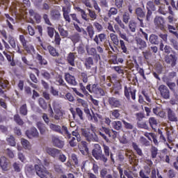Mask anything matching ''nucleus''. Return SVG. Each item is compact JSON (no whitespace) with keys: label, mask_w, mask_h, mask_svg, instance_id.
<instances>
[{"label":"nucleus","mask_w":178,"mask_h":178,"mask_svg":"<svg viewBox=\"0 0 178 178\" xmlns=\"http://www.w3.org/2000/svg\"><path fill=\"white\" fill-rule=\"evenodd\" d=\"M79 87L82 92L88 96L90 93H93L97 96L103 97L105 96V91L103 88H100L97 83L91 84L88 83L86 85V88L83 83H79ZM86 90H88V92Z\"/></svg>","instance_id":"obj_1"},{"label":"nucleus","mask_w":178,"mask_h":178,"mask_svg":"<svg viewBox=\"0 0 178 178\" xmlns=\"http://www.w3.org/2000/svg\"><path fill=\"white\" fill-rule=\"evenodd\" d=\"M95 127L90 125L89 128H81V136H83L88 143H98L99 137L96 134Z\"/></svg>","instance_id":"obj_2"},{"label":"nucleus","mask_w":178,"mask_h":178,"mask_svg":"<svg viewBox=\"0 0 178 178\" xmlns=\"http://www.w3.org/2000/svg\"><path fill=\"white\" fill-rule=\"evenodd\" d=\"M2 36L8 42V44L11 47V48L14 50H15V52L17 54L22 55L24 53V50L22 49V46L20 44H19L18 40L13 37L11 35H9L8 36L7 35V33L6 31L1 33Z\"/></svg>","instance_id":"obj_3"},{"label":"nucleus","mask_w":178,"mask_h":178,"mask_svg":"<svg viewBox=\"0 0 178 178\" xmlns=\"http://www.w3.org/2000/svg\"><path fill=\"white\" fill-rule=\"evenodd\" d=\"M26 171L29 173L34 174L36 172L38 176L40 178H48V176H50V172L47 170V168H42L40 167L38 165H35L34 166L32 165H29L26 168Z\"/></svg>","instance_id":"obj_4"},{"label":"nucleus","mask_w":178,"mask_h":178,"mask_svg":"<svg viewBox=\"0 0 178 178\" xmlns=\"http://www.w3.org/2000/svg\"><path fill=\"white\" fill-rule=\"evenodd\" d=\"M49 128L51 130L62 135L65 138L70 139L71 138V133L65 125H63L61 127L60 125L51 123L49 124Z\"/></svg>","instance_id":"obj_5"},{"label":"nucleus","mask_w":178,"mask_h":178,"mask_svg":"<svg viewBox=\"0 0 178 178\" xmlns=\"http://www.w3.org/2000/svg\"><path fill=\"white\" fill-rule=\"evenodd\" d=\"M92 156L95 159L102 162L104 164L108 162V159L106 158L105 155L103 154L102 148L99 144H95V147L92 152Z\"/></svg>","instance_id":"obj_6"},{"label":"nucleus","mask_w":178,"mask_h":178,"mask_svg":"<svg viewBox=\"0 0 178 178\" xmlns=\"http://www.w3.org/2000/svg\"><path fill=\"white\" fill-rule=\"evenodd\" d=\"M100 130L102 131L99 132V135L101 136L103 138V139H104L107 143L109 140L108 136L111 139H115L118 134V132H117L116 131H114L113 129L110 130L108 129V128L105 127H102V128ZM103 132H104L106 135Z\"/></svg>","instance_id":"obj_7"},{"label":"nucleus","mask_w":178,"mask_h":178,"mask_svg":"<svg viewBox=\"0 0 178 178\" xmlns=\"http://www.w3.org/2000/svg\"><path fill=\"white\" fill-rule=\"evenodd\" d=\"M106 37L107 35H106V33H99V35H95L93 39V41L97 45L96 47L97 51L100 54H102L104 53V48L102 47L103 46H99L100 42H103L104 40H106Z\"/></svg>","instance_id":"obj_8"},{"label":"nucleus","mask_w":178,"mask_h":178,"mask_svg":"<svg viewBox=\"0 0 178 178\" xmlns=\"http://www.w3.org/2000/svg\"><path fill=\"white\" fill-rule=\"evenodd\" d=\"M136 19L139 22V27L145 28L144 18L146 17V12L141 7H137L135 10Z\"/></svg>","instance_id":"obj_9"},{"label":"nucleus","mask_w":178,"mask_h":178,"mask_svg":"<svg viewBox=\"0 0 178 178\" xmlns=\"http://www.w3.org/2000/svg\"><path fill=\"white\" fill-rule=\"evenodd\" d=\"M124 96L127 97V100H130L131 97V99L135 101L136 99V92L137 90L136 88L132 86H125L124 87Z\"/></svg>","instance_id":"obj_10"},{"label":"nucleus","mask_w":178,"mask_h":178,"mask_svg":"<svg viewBox=\"0 0 178 178\" xmlns=\"http://www.w3.org/2000/svg\"><path fill=\"white\" fill-rule=\"evenodd\" d=\"M146 9L147 10L146 15V22H149L152 16V11L154 12L156 9L155 3L149 1L147 3Z\"/></svg>","instance_id":"obj_11"},{"label":"nucleus","mask_w":178,"mask_h":178,"mask_svg":"<svg viewBox=\"0 0 178 178\" xmlns=\"http://www.w3.org/2000/svg\"><path fill=\"white\" fill-rule=\"evenodd\" d=\"M0 168L4 172H8L10 168V162L5 156L0 157Z\"/></svg>","instance_id":"obj_12"},{"label":"nucleus","mask_w":178,"mask_h":178,"mask_svg":"<svg viewBox=\"0 0 178 178\" xmlns=\"http://www.w3.org/2000/svg\"><path fill=\"white\" fill-rule=\"evenodd\" d=\"M172 53L173 54H170L169 56H165V63L169 65L171 64V66L174 67L177 65V57L176 56V52L175 51V50H172Z\"/></svg>","instance_id":"obj_13"},{"label":"nucleus","mask_w":178,"mask_h":178,"mask_svg":"<svg viewBox=\"0 0 178 178\" xmlns=\"http://www.w3.org/2000/svg\"><path fill=\"white\" fill-rule=\"evenodd\" d=\"M159 91L161 97L164 98V99H169L170 97V91L167 86L164 84H161L159 87Z\"/></svg>","instance_id":"obj_14"},{"label":"nucleus","mask_w":178,"mask_h":178,"mask_svg":"<svg viewBox=\"0 0 178 178\" xmlns=\"http://www.w3.org/2000/svg\"><path fill=\"white\" fill-rule=\"evenodd\" d=\"M166 112H167L168 120L170 122H178V115L175 113V111H174L173 109H172L170 108H166Z\"/></svg>","instance_id":"obj_15"},{"label":"nucleus","mask_w":178,"mask_h":178,"mask_svg":"<svg viewBox=\"0 0 178 178\" xmlns=\"http://www.w3.org/2000/svg\"><path fill=\"white\" fill-rule=\"evenodd\" d=\"M42 49L44 51H48V52L51 54L53 57H58L59 53L57 52V50L55 47H54L52 45L49 44L47 47L46 45H44L43 44H40Z\"/></svg>","instance_id":"obj_16"},{"label":"nucleus","mask_w":178,"mask_h":178,"mask_svg":"<svg viewBox=\"0 0 178 178\" xmlns=\"http://www.w3.org/2000/svg\"><path fill=\"white\" fill-rule=\"evenodd\" d=\"M86 52L90 56L94 57L96 62L101 59L99 54H97V49L95 47L89 48L88 47H86Z\"/></svg>","instance_id":"obj_17"},{"label":"nucleus","mask_w":178,"mask_h":178,"mask_svg":"<svg viewBox=\"0 0 178 178\" xmlns=\"http://www.w3.org/2000/svg\"><path fill=\"white\" fill-rule=\"evenodd\" d=\"M108 102L111 108H120V106H122L121 101L114 97H108Z\"/></svg>","instance_id":"obj_18"},{"label":"nucleus","mask_w":178,"mask_h":178,"mask_svg":"<svg viewBox=\"0 0 178 178\" xmlns=\"http://www.w3.org/2000/svg\"><path fill=\"white\" fill-rule=\"evenodd\" d=\"M51 143L53 145L56 147H58L60 149L63 148L65 145V142L60 139H59L58 136L53 135L51 136Z\"/></svg>","instance_id":"obj_19"},{"label":"nucleus","mask_w":178,"mask_h":178,"mask_svg":"<svg viewBox=\"0 0 178 178\" xmlns=\"http://www.w3.org/2000/svg\"><path fill=\"white\" fill-rule=\"evenodd\" d=\"M71 161L74 163H72V161H67V163H65V165L67 168H72V166H78L79 164V160L78 159V157L74 153H72L71 154Z\"/></svg>","instance_id":"obj_20"},{"label":"nucleus","mask_w":178,"mask_h":178,"mask_svg":"<svg viewBox=\"0 0 178 178\" xmlns=\"http://www.w3.org/2000/svg\"><path fill=\"white\" fill-rule=\"evenodd\" d=\"M26 136L29 138H37L39 136V133L37 130V128H35V127H32L31 128H30L29 130L26 131Z\"/></svg>","instance_id":"obj_21"},{"label":"nucleus","mask_w":178,"mask_h":178,"mask_svg":"<svg viewBox=\"0 0 178 178\" xmlns=\"http://www.w3.org/2000/svg\"><path fill=\"white\" fill-rule=\"evenodd\" d=\"M151 172V168L148 165H146L144 166L143 169L140 170L139 175L140 178H149Z\"/></svg>","instance_id":"obj_22"},{"label":"nucleus","mask_w":178,"mask_h":178,"mask_svg":"<svg viewBox=\"0 0 178 178\" xmlns=\"http://www.w3.org/2000/svg\"><path fill=\"white\" fill-rule=\"evenodd\" d=\"M65 80L68 84L71 86H76L77 85L75 76L70 74V73L65 74Z\"/></svg>","instance_id":"obj_23"},{"label":"nucleus","mask_w":178,"mask_h":178,"mask_svg":"<svg viewBox=\"0 0 178 178\" xmlns=\"http://www.w3.org/2000/svg\"><path fill=\"white\" fill-rule=\"evenodd\" d=\"M76 53L70 52L67 54L66 61L72 67H76Z\"/></svg>","instance_id":"obj_24"},{"label":"nucleus","mask_w":178,"mask_h":178,"mask_svg":"<svg viewBox=\"0 0 178 178\" xmlns=\"http://www.w3.org/2000/svg\"><path fill=\"white\" fill-rule=\"evenodd\" d=\"M136 42L138 49L143 51L147 48V42L142 38H137Z\"/></svg>","instance_id":"obj_25"},{"label":"nucleus","mask_w":178,"mask_h":178,"mask_svg":"<svg viewBox=\"0 0 178 178\" xmlns=\"http://www.w3.org/2000/svg\"><path fill=\"white\" fill-rule=\"evenodd\" d=\"M29 14L30 17H33V19L35 20L36 24L41 23L42 17L39 13L35 12L34 10L31 9L29 10Z\"/></svg>","instance_id":"obj_26"},{"label":"nucleus","mask_w":178,"mask_h":178,"mask_svg":"<svg viewBox=\"0 0 178 178\" xmlns=\"http://www.w3.org/2000/svg\"><path fill=\"white\" fill-rule=\"evenodd\" d=\"M72 114L74 119L76 118V116H78L80 120H84V113L81 108H76V112H72Z\"/></svg>","instance_id":"obj_27"},{"label":"nucleus","mask_w":178,"mask_h":178,"mask_svg":"<svg viewBox=\"0 0 178 178\" xmlns=\"http://www.w3.org/2000/svg\"><path fill=\"white\" fill-rule=\"evenodd\" d=\"M46 152L53 156V157H56L59 154H60V150L56 149V148H51V147H47L46 148Z\"/></svg>","instance_id":"obj_28"},{"label":"nucleus","mask_w":178,"mask_h":178,"mask_svg":"<svg viewBox=\"0 0 178 178\" xmlns=\"http://www.w3.org/2000/svg\"><path fill=\"white\" fill-rule=\"evenodd\" d=\"M36 126L39 129L40 134L41 135H45L46 133L48 131L47 127L45 126L44 123L38 122H37Z\"/></svg>","instance_id":"obj_29"},{"label":"nucleus","mask_w":178,"mask_h":178,"mask_svg":"<svg viewBox=\"0 0 178 178\" xmlns=\"http://www.w3.org/2000/svg\"><path fill=\"white\" fill-rule=\"evenodd\" d=\"M118 48L120 49L122 53L124 54H130L129 49H128L127 44H125L123 40H120V44H119Z\"/></svg>","instance_id":"obj_30"},{"label":"nucleus","mask_w":178,"mask_h":178,"mask_svg":"<svg viewBox=\"0 0 178 178\" xmlns=\"http://www.w3.org/2000/svg\"><path fill=\"white\" fill-rule=\"evenodd\" d=\"M149 42L152 44H159L162 42V40L157 35L152 33L149 36Z\"/></svg>","instance_id":"obj_31"},{"label":"nucleus","mask_w":178,"mask_h":178,"mask_svg":"<svg viewBox=\"0 0 178 178\" xmlns=\"http://www.w3.org/2000/svg\"><path fill=\"white\" fill-rule=\"evenodd\" d=\"M131 145L134 149V151H135L136 154L138 156H144L142 149L139 147V145L136 143L133 142L131 143Z\"/></svg>","instance_id":"obj_32"},{"label":"nucleus","mask_w":178,"mask_h":178,"mask_svg":"<svg viewBox=\"0 0 178 178\" xmlns=\"http://www.w3.org/2000/svg\"><path fill=\"white\" fill-rule=\"evenodd\" d=\"M154 24L159 28H163L165 24V21L162 17H156L154 19Z\"/></svg>","instance_id":"obj_33"},{"label":"nucleus","mask_w":178,"mask_h":178,"mask_svg":"<svg viewBox=\"0 0 178 178\" xmlns=\"http://www.w3.org/2000/svg\"><path fill=\"white\" fill-rule=\"evenodd\" d=\"M110 39L115 47L119 46L120 40L118 39V36L117 35H115V33H110Z\"/></svg>","instance_id":"obj_34"},{"label":"nucleus","mask_w":178,"mask_h":178,"mask_svg":"<svg viewBox=\"0 0 178 178\" xmlns=\"http://www.w3.org/2000/svg\"><path fill=\"white\" fill-rule=\"evenodd\" d=\"M84 65L86 67V70H90L91 67L94 65L93 58L91 56L87 57L85 60Z\"/></svg>","instance_id":"obj_35"},{"label":"nucleus","mask_w":178,"mask_h":178,"mask_svg":"<svg viewBox=\"0 0 178 178\" xmlns=\"http://www.w3.org/2000/svg\"><path fill=\"white\" fill-rule=\"evenodd\" d=\"M111 126L113 129L116 131H120L123 129L122 122L121 121H114L111 123Z\"/></svg>","instance_id":"obj_36"},{"label":"nucleus","mask_w":178,"mask_h":178,"mask_svg":"<svg viewBox=\"0 0 178 178\" xmlns=\"http://www.w3.org/2000/svg\"><path fill=\"white\" fill-rule=\"evenodd\" d=\"M139 26V22H136L134 20H131L129 22V28L130 31L132 33H135L136 31L137 25Z\"/></svg>","instance_id":"obj_37"},{"label":"nucleus","mask_w":178,"mask_h":178,"mask_svg":"<svg viewBox=\"0 0 178 178\" xmlns=\"http://www.w3.org/2000/svg\"><path fill=\"white\" fill-rule=\"evenodd\" d=\"M50 15L54 20H59L60 19V13L57 10H52L50 12Z\"/></svg>","instance_id":"obj_38"},{"label":"nucleus","mask_w":178,"mask_h":178,"mask_svg":"<svg viewBox=\"0 0 178 178\" xmlns=\"http://www.w3.org/2000/svg\"><path fill=\"white\" fill-rule=\"evenodd\" d=\"M24 49L29 54H33L35 53V49L33 44H26L24 47Z\"/></svg>","instance_id":"obj_39"},{"label":"nucleus","mask_w":178,"mask_h":178,"mask_svg":"<svg viewBox=\"0 0 178 178\" xmlns=\"http://www.w3.org/2000/svg\"><path fill=\"white\" fill-rule=\"evenodd\" d=\"M101 178H113L111 174H108V169L104 168L100 172Z\"/></svg>","instance_id":"obj_40"},{"label":"nucleus","mask_w":178,"mask_h":178,"mask_svg":"<svg viewBox=\"0 0 178 178\" xmlns=\"http://www.w3.org/2000/svg\"><path fill=\"white\" fill-rule=\"evenodd\" d=\"M70 38L74 44H76L80 41L81 36L79 33H74V35L70 37Z\"/></svg>","instance_id":"obj_41"},{"label":"nucleus","mask_w":178,"mask_h":178,"mask_svg":"<svg viewBox=\"0 0 178 178\" xmlns=\"http://www.w3.org/2000/svg\"><path fill=\"white\" fill-rule=\"evenodd\" d=\"M39 106L42 110H47L48 108V104L44 98L40 97L38 99Z\"/></svg>","instance_id":"obj_42"},{"label":"nucleus","mask_w":178,"mask_h":178,"mask_svg":"<svg viewBox=\"0 0 178 178\" xmlns=\"http://www.w3.org/2000/svg\"><path fill=\"white\" fill-rule=\"evenodd\" d=\"M149 123L152 129H155V128L158 126V122L154 117H150L149 118Z\"/></svg>","instance_id":"obj_43"},{"label":"nucleus","mask_w":178,"mask_h":178,"mask_svg":"<svg viewBox=\"0 0 178 178\" xmlns=\"http://www.w3.org/2000/svg\"><path fill=\"white\" fill-rule=\"evenodd\" d=\"M56 81L59 86L68 88L67 83L65 82L61 75H58Z\"/></svg>","instance_id":"obj_44"},{"label":"nucleus","mask_w":178,"mask_h":178,"mask_svg":"<svg viewBox=\"0 0 178 178\" xmlns=\"http://www.w3.org/2000/svg\"><path fill=\"white\" fill-rule=\"evenodd\" d=\"M159 149L154 146L150 148V156L152 159H155L158 155Z\"/></svg>","instance_id":"obj_45"},{"label":"nucleus","mask_w":178,"mask_h":178,"mask_svg":"<svg viewBox=\"0 0 178 178\" xmlns=\"http://www.w3.org/2000/svg\"><path fill=\"white\" fill-rule=\"evenodd\" d=\"M157 12H159V14L162 15H166L168 14V10H167L165 5H161L159 6V10Z\"/></svg>","instance_id":"obj_46"},{"label":"nucleus","mask_w":178,"mask_h":178,"mask_svg":"<svg viewBox=\"0 0 178 178\" xmlns=\"http://www.w3.org/2000/svg\"><path fill=\"white\" fill-rule=\"evenodd\" d=\"M55 115H54V119L56 120H60L63 119V113H62L61 110L60 109H56L55 110Z\"/></svg>","instance_id":"obj_47"},{"label":"nucleus","mask_w":178,"mask_h":178,"mask_svg":"<svg viewBox=\"0 0 178 178\" xmlns=\"http://www.w3.org/2000/svg\"><path fill=\"white\" fill-rule=\"evenodd\" d=\"M88 11V17L90 18L91 20L94 21L97 19V14L95 10L87 9Z\"/></svg>","instance_id":"obj_48"},{"label":"nucleus","mask_w":178,"mask_h":178,"mask_svg":"<svg viewBox=\"0 0 178 178\" xmlns=\"http://www.w3.org/2000/svg\"><path fill=\"white\" fill-rule=\"evenodd\" d=\"M112 70H114L118 74H124V70L122 66H112L111 67Z\"/></svg>","instance_id":"obj_49"},{"label":"nucleus","mask_w":178,"mask_h":178,"mask_svg":"<svg viewBox=\"0 0 178 178\" xmlns=\"http://www.w3.org/2000/svg\"><path fill=\"white\" fill-rule=\"evenodd\" d=\"M19 113L24 116H26V115H28V108L26 104L20 106Z\"/></svg>","instance_id":"obj_50"},{"label":"nucleus","mask_w":178,"mask_h":178,"mask_svg":"<svg viewBox=\"0 0 178 178\" xmlns=\"http://www.w3.org/2000/svg\"><path fill=\"white\" fill-rule=\"evenodd\" d=\"M86 31L88 34V36L90 38H92L93 35L95 34V30H94V28H93L92 25H89L88 26H87L86 27Z\"/></svg>","instance_id":"obj_51"},{"label":"nucleus","mask_w":178,"mask_h":178,"mask_svg":"<svg viewBox=\"0 0 178 178\" xmlns=\"http://www.w3.org/2000/svg\"><path fill=\"white\" fill-rule=\"evenodd\" d=\"M131 19V15L128 12H125L122 15V22L127 24Z\"/></svg>","instance_id":"obj_52"},{"label":"nucleus","mask_w":178,"mask_h":178,"mask_svg":"<svg viewBox=\"0 0 178 178\" xmlns=\"http://www.w3.org/2000/svg\"><path fill=\"white\" fill-rule=\"evenodd\" d=\"M58 32L60 33V35L63 36V38H67L68 35L67 31L65 30L61 25H59L58 27Z\"/></svg>","instance_id":"obj_53"},{"label":"nucleus","mask_w":178,"mask_h":178,"mask_svg":"<svg viewBox=\"0 0 178 178\" xmlns=\"http://www.w3.org/2000/svg\"><path fill=\"white\" fill-rule=\"evenodd\" d=\"M60 42H61L60 35H59L58 32H56L54 41H53L52 42L53 43L54 42L56 46H59L60 45Z\"/></svg>","instance_id":"obj_54"},{"label":"nucleus","mask_w":178,"mask_h":178,"mask_svg":"<svg viewBox=\"0 0 178 178\" xmlns=\"http://www.w3.org/2000/svg\"><path fill=\"white\" fill-rule=\"evenodd\" d=\"M137 126L138 128L139 129H143L145 130H149V127L148 126V124H147V122H137Z\"/></svg>","instance_id":"obj_55"},{"label":"nucleus","mask_w":178,"mask_h":178,"mask_svg":"<svg viewBox=\"0 0 178 178\" xmlns=\"http://www.w3.org/2000/svg\"><path fill=\"white\" fill-rule=\"evenodd\" d=\"M14 120L19 126H23V124H24V121L22 120L19 114H16L14 116Z\"/></svg>","instance_id":"obj_56"},{"label":"nucleus","mask_w":178,"mask_h":178,"mask_svg":"<svg viewBox=\"0 0 178 178\" xmlns=\"http://www.w3.org/2000/svg\"><path fill=\"white\" fill-rule=\"evenodd\" d=\"M143 56L145 60H149L152 57V53L150 50H145V51L142 52Z\"/></svg>","instance_id":"obj_57"},{"label":"nucleus","mask_w":178,"mask_h":178,"mask_svg":"<svg viewBox=\"0 0 178 178\" xmlns=\"http://www.w3.org/2000/svg\"><path fill=\"white\" fill-rule=\"evenodd\" d=\"M37 59L39 61V63L40 65H47L48 63L47 61L45 60V58H43L42 55L38 54Z\"/></svg>","instance_id":"obj_58"},{"label":"nucleus","mask_w":178,"mask_h":178,"mask_svg":"<svg viewBox=\"0 0 178 178\" xmlns=\"http://www.w3.org/2000/svg\"><path fill=\"white\" fill-rule=\"evenodd\" d=\"M6 140L10 146H16L15 139L13 136L10 135V137L6 139Z\"/></svg>","instance_id":"obj_59"},{"label":"nucleus","mask_w":178,"mask_h":178,"mask_svg":"<svg viewBox=\"0 0 178 178\" xmlns=\"http://www.w3.org/2000/svg\"><path fill=\"white\" fill-rule=\"evenodd\" d=\"M103 148H104V156L106 157V159H108V157L110 156L111 152H110V148L109 147L107 146V145L104 144L103 145Z\"/></svg>","instance_id":"obj_60"},{"label":"nucleus","mask_w":178,"mask_h":178,"mask_svg":"<svg viewBox=\"0 0 178 178\" xmlns=\"http://www.w3.org/2000/svg\"><path fill=\"white\" fill-rule=\"evenodd\" d=\"M67 140H70L69 144L71 146V147H75L77 145L76 138L74 136H72V134H71V138H67Z\"/></svg>","instance_id":"obj_61"},{"label":"nucleus","mask_w":178,"mask_h":178,"mask_svg":"<svg viewBox=\"0 0 178 178\" xmlns=\"http://www.w3.org/2000/svg\"><path fill=\"white\" fill-rule=\"evenodd\" d=\"M19 40L23 46V48H24L28 43V40L26 39L25 36L24 35H20L19 36Z\"/></svg>","instance_id":"obj_62"},{"label":"nucleus","mask_w":178,"mask_h":178,"mask_svg":"<svg viewBox=\"0 0 178 178\" xmlns=\"http://www.w3.org/2000/svg\"><path fill=\"white\" fill-rule=\"evenodd\" d=\"M177 176V172L175 171L174 169H170L168 170L167 172V177L168 178H175Z\"/></svg>","instance_id":"obj_63"},{"label":"nucleus","mask_w":178,"mask_h":178,"mask_svg":"<svg viewBox=\"0 0 178 178\" xmlns=\"http://www.w3.org/2000/svg\"><path fill=\"white\" fill-rule=\"evenodd\" d=\"M170 42L173 47L174 49L178 51V41L174 38L170 39Z\"/></svg>","instance_id":"obj_64"}]
</instances>
